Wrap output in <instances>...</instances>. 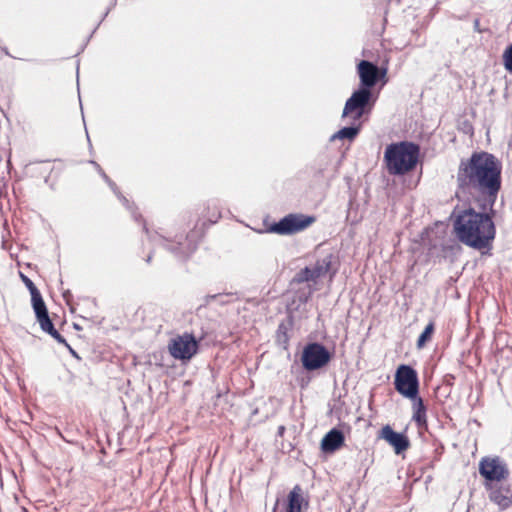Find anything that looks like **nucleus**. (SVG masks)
<instances>
[{
  "mask_svg": "<svg viewBox=\"0 0 512 512\" xmlns=\"http://www.w3.org/2000/svg\"><path fill=\"white\" fill-rule=\"evenodd\" d=\"M373 97L372 91L366 88L360 87L355 90L352 95L347 99L342 117H346L349 114L355 113L354 119H360L364 112L366 106L370 103Z\"/></svg>",
  "mask_w": 512,
  "mask_h": 512,
  "instance_id": "9",
  "label": "nucleus"
},
{
  "mask_svg": "<svg viewBox=\"0 0 512 512\" xmlns=\"http://www.w3.org/2000/svg\"><path fill=\"white\" fill-rule=\"evenodd\" d=\"M53 339H55L59 344H63L66 347H69L66 339L56 330H52L48 333Z\"/></svg>",
  "mask_w": 512,
  "mask_h": 512,
  "instance_id": "26",
  "label": "nucleus"
},
{
  "mask_svg": "<svg viewBox=\"0 0 512 512\" xmlns=\"http://www.w3.org/2000/svg\"><path fill=\"white\" fill-rule=\"evenodd\" d=\"M168 349L175 359L189 360L197 352L198 344L192 334L185 333L172 339Z\"/></svg>",
  "mask_w": 512,
  "mask_h": 512,
  "instance_id": "10",
  "label": "nucleus"
},
{
  "mask_svg": "<svg viewBox=\"0 0 512 512\" xmlns=\"http://www.w3.org/2000/svg\"><path fill=\"white\" fill-rule=\"evenodd\" d=\"M31 294V302L34 312L41 311L47 309L46 304L42 298V295L37 287L29 290Z\"/></svg>",
  "mask_w": 512,
  "mask_h": 512,
  "instance_id": "21",
  "label": "nucleus"
},
{
  "mask_svg": "<svg viewBox=\"0 0 512 512\" xmlns=\"http://www.w3.org/2000/svg\"><path fill=\"white\" fill-rule=\"evenodd\" d=\"M70 296V291H66L63 293V297L68 301V297Z\"/></svg>",
  "mask_w": 512,
  "mask_h": 512,
  "instance_id": "29",
  "label": "nucleus"
},
{
  "mask_svg": "<svg viewBox=\"0 0 512 512\" xmlns=\"http://www.w3.org/2000/svg\"><path fill=\"white\" fill-rule=\"evenodd\" d=\"M283 431H284V427H283V426H281V427L279 428V433H282Z\"/></svg>",
  "mask_w": 512,
  "mask_h": 512,
  "instance_id": "33",
  "label": "nucleus"
},
{
  "mask_svg": "<svg viewBox=\"0 0 512 512\" xmlns=\"http://www.w3.org/2000/svg\"><path fill=\"white\" fill-rule=\"evenodd\" d=\"M434 331V323L430 322L425 329L420 334L418 340H417V346L419 348L423 347L425 343L430 339L432 333Z\"/></svg>",
  "mask_w": 512,
  "mask_h": 512,
  "instance_id": "23",
  "label": "nucleus"
},
{
  "mask_svg": "<svg viewBox=\"0 0 512 512\" xmlns=\"http://www.w3.org/2000/svg\"><path fill=\"white\" fill-rule=\"evenodd\" d=\"M67 348L70 350V352H71L74 356H76V352L71 348V346H70V345H69V347H67Z\"/></svg>",
  "mask_w": 512,
  "mask_h": 512,
  "instance_id": "30",
  "label": "nucleus"
},
{
  "mask_svg": "<svg viewBox=\"0 0 512 512\" xmlns=\"http://www.w3.org/2000/svg\"><path fill=\"white\" fill-rule=\"evenodd\" d=\"M151 259H152V255L150 254V255H148V257H147L146 262H147V263H150V262H151Z\"/></svg>",
  "mask_w": 512,
  "mask_h": 512,
  "instance_id": "31",
  "label": "nucleus"
},
{
  "mask_svg": "<svg viewBox=\"0 0 512 512\" xmlns=\"http://www.w3.org/2000/svg\"><path fill=\"white\" fill-rule=\"evenodd\" d=\"M479 24H480L479 19H475V20H474V29H475L476 31H480V29H479Z\"/></svg>",
  "mask_w": 512,
  "mask_h": 512,
  "instance_id": "28",
  "label": "nucleus"
},
{
  "mask_svg": "<svg viewBox=\"0 0 512 512\" xmlns=\"http://www.w3.org/2000/svg\"><path fill=\"white\" fill-rule=\"evenodd\" d=\"M91 163L95 166L100 176L104 179V181L109 185L111 190L114 192L116 197L122 202V204L131 212L132 217L135 219V221H139L141 219V215H138L136 213V210L134 209L133 205L130 204L129 200L120 192L115 182H113L108 175L103 171V169L100 167L98 163L95 161H91Z\"/></svg>",
  "mask_w": 512,
  "mask_h": 512,
  "instance_id": "13",
  "label": "nucleus"
},
{
  "mask_svg": "<svg viewBox=\"0 0 512 512\" xmlns=\"http://www.w3.org/2000/svg\"><path fill=\"white\" fill-rule=\"evenodd\" d=\"M344 434L341 430L333 428L323 437L321 449L323 452L331 453L339 449L344 444Z\"/></svg>",
  "mask_w": 512,
  "mask_h": 512,
  "instance_id": "16",
  "label": "nucleus"
},
{
  "mask_svg": "<svg viewBox=\"0 0 512 512\" xmlns=\"http://www.w3.org/2000/svg\"><path fill=\"white\" fill-rule=\"evenodd\" d=\"M304 504L307 505V502L302 495V489L299 485H295L288 494L285 512H302ZM277 505L278 501L273 507L272 512H277Z\"/></svg>",
  "mask_w": 512,
  "mask_h": 512,
  "instance_id": "15",
  "label": "nucleus"
},
{
  "mask_svg": "<svg viewBox=\"0 0 512 512\" xmlns=\"http://www.w3.org/2000/svg\"><path fill=\"white\" fill-rule=\"evenodd\" d=\"M502 165L491 153L474 152L469 159L461 160L457 174V195L481 196L493 212V206L501 189Z\"/></svg>",
  "mask_w": 512,
  "mask_h": 512,
  "instance_id": "1",
  "label": "nucleus"
},
{
  "mask_svg": "<svg viewBox=\"0 0 512 512\" xmlns=\"http://www.w3.org/2000/svg\"><path fill=\"white\" fill-rule=\"evenodd\" d=\"M419 154L420 147L413 142L391 143L384 153L386 168L391 175H404L415 168Z\"/></svg>",
  "mask_w": 512,
  "mask_h": 512,
  "instance_id": "3",
  "label": "nucleus"
},
{
  "mask_svg": "<svg viewBox=\"0 0 512 512\" xmlns=\"http://www.w3.org/2000/svg\"><path fill=\"white\" fill-rule=\"evenodd\" d=\"M315 217L301 213H290L278 222L272 223L263 232L278 235H293L308 228L315 222Z\"/></svg>",
  "mask_w": 512,
  "mask_h": 512,
  "instance_id": "5",
  "label": "nucleus"
},
{
  "mask_svg": "<svg viewBox=\"0 0 512 512\" xmlns=\"http://www.w3.org/2000/svg\"><path fill=\"white\" fill-rule=\"evenodd\" d=\"M380 437L394 448L396 454H400L408 449L410 442L406 435L394 431L390 425L381 429Z\"/></svg>",
  "mask_w": 512,
  "mask_h": 512,
  "instance_id": "12",
  "label": "nucleus"
},
{
  "mask_svg": "<svg viewBox=\"0 0 512 512\" xmlns=\"http://www.w3.org/2000/svg\"><path fill=\"white\" fill-rule=\"evenodd\" d=\"M331 360V353L321 343L307 344L302 352V366L307 371H314L326 366Z\"/></svg>",
  "mask_w": 512,
  "mask_h": 512,
  "instance_id": "6",
  "label": "nucleus"
},
{
  "mask_svg": "<svg viewBox=\"0 0 512 512\" xmlns=\"http://www.w3.org/2000/svg\"><path fill=\"white\" fill-rule=\"evenodd\" d=\"M490 499L501 509H506L512 505V490L509 487L489 485Z\"/></svg>",
  "mask_w": 512,
  "mask_h": 512,
  "instance_id": "14",
  "label": "nucleus"
},
{
  "mask_svg": "<svg viewBox=\"0 0 512 512\" xmlns=\"http://www.w3.org/2000/svg\"><path fill=\"white\" fill-rule=\"evenodd\" d=\"M143 230L148 234L153 245L167 249L180 261L187 260L197 249V242L193 233L186 236H177L176 239L172 240L158 233L149 234L145 224H143Z\"/></svg>",
  "mask_w": 512,
  "mask_h": 512,
  "instance_id": "4",
  "label": "nucleus"
},
{
  "mask_svg": "<svg viewBox=\"0 0 512 512\" xmlns=\"http://www.w3.org/2000/svg\"><path fill=\"white\" fill-rule=\"evenodd\" d=\"M503 59L505 69L512 73V44L504 52Z\"/></svg>",
  "mask_w": 512,
  "mask_h": 512,
  "instance_id": "24",
  "label": "nucleus"
},
{
  "mask_svg": "<svg viewBox=\"0 0 512 512\" xmlns=\"http://www.w3.org/2000/svg\"><path fill=\"white\" fill-rule=\"evenodd\" d=\"M357 68L360 78V87L369 90L377 84L380 76L386 74V69L380 72L379 67L368 60H361Z\"/></svg>",
  "mask_w": 512,
  "mask_h": 512,
  "instance_id": "11",
  "label": "nucleus"
},
{
  "mask_svg": "<svg viewBox=\"0 0 512 512\" xmlns=\"http://www.w3.org/2000/svg\"><path fill=\"white\" fill-rule=\"evenodd\" d=\"M19 276H20L22 282L25 284V286H26V288L28 290H31L34 287H36L35 284L33 283V281L27 275H25L24 273L20 272Z\"/></svg>",
  "mask_w": 512,
  "mask_h": 512,
  "instance_id": "27",
  "label": "nucleus"
},
{
  "mask_svg": "<svg viewBox=\"0 0 512 512\" xmlns=\"http://www.w3.org/2000/svg\"><path fill=\"white\" fill-rule=\"evenodd\" d=\"M494 211L477 212L474 208L454 211L453 230L457 239L467 247L490 249L496 236Z\"/></svg>",
  "mask_w": 512,
  "mask_h": 512,
  "instance_id": "2",
  "label": "nucleus"
},
{
  "mask_svg": "<svg viewBox=\"0 0 512 512\" xmlns=\"http://www.w3.org/2000/svg\"><path fill=\"white\" fill-rule=\"evenodd\" d=\"M293 281L295 283H304L309 281H316L314 274L310 267H305L301 269L296 275L294 276Z\"/></svg>",
  "mask_w": 512,
  "mask_h": 512,
  "instance_id": "22",
  "label": "nucleus"
},
{
  "mask_svg": "<svg viewBox=\"0 0 512 512\" xmlns=\"http://www.w3.org/2000/svg\"><path fill=\"white\" fill-rule=\"evenodd\" d=\"M332 260H333V255L328 254V255L324 256L323 258L318 259L315 262V264L312 267H310L316 280L320 277L325 276L327 273H329V271L331 269Z\"/></svg>",
  "mask_w": 512,
  "mask_h": 512,
  "instance_id": "18",
  "label": "nucleus"
},
{
  "mask_svg": "<svg viewBox=\"0 0 512 512\" xmlns=\"http://www.w3.org/2000/svg\"><path fill=\"white\" fill-rule=\"evenodd\" d=\"M35 316L43 332L48 334L55 329L47 309L35 312Z\"/></svg>",
  "mask_w": 512,
  "mask_h": 512,
  "instance_id": "20",
  "label": "nucleus"
},
{
  "mask_svg": "<svg viewBox=\"0 0 512 512\" xmlns=\"http://www.w3.org/2000/svg\"><path fill=\"white\" fill-rule=\"evenodd\" d=\"M359 132H360V126L343 127L330 137V141H335L336 139H340V140L348 139V140L352 141L357 137Z\"/></svg>",
  "mask_w": 512,
  "mask_h": 512,
  "instance_id": "19",
  "label": "nucleus"
},
{
  "mask_svg": "<svg viewBox=\"0 0 512 512\" xmlns=\"http://www.w3.org/2000/svg\"><path fill=\"white\" fill-rule=\"evenodd\" d=\"M277 339L279 342L287 343L288 335H287V327L284 323H281L277 329Z\"/></svg>",
  "mask_w": 512,
  "mask_h": 512,
  "instance_id": "25",
  "label": "nucleus"
},
{
  "mask_svg": "<svg viewBox=\"0 0 512 512\" xmlns=\"http://www.w3.org/2000/svg\"><path fill=\"white\" fill-rule=\"evenodd\" d=\"M479 473L485 478L489 486L508 478L509 469L499 457H485L480 461Z\"/></svg>",
  "mask_w": 512,
  "mask_h": 512,
  "instance_id": "8",
  "label": "nucleus"
},
{
  "mask_svg": "<svg viewBox=\"0 0 512 512\" xmlns=\"http://www.w3.org/2000/svg\"><path fill=\"white\" fill-rule=\"evenodd\" d=\"M218 296L219 295H216V294L215 295H210V296H208V299H216Z\"/></svg>",
  "mask_w": 512,
  "mask_h": 512,
  "instance_id": "32",
  "label": "nucleus"
},
{
  "mask_svg": "<svg viewBox=\"0 0 512 512\" xmlns=\"http://www.w3.org/2000/svg\"><path fill=\"white\" fill-rule=\"evenodd\" d=\"M412 400V408L413 415L412 419L417 423L418 426L426 425L427 416H426V407L421 397L416 394L415 398H410Z\"/></svg>",
  "mask_w": 512,
  "mask_h": 512,
  "instance_id": "17",
  "label": "nucleus"
},
{
  "mask_svg": "<svg viewBox=\"0 0 512 512\" xmlns=\"http://www.w3.org/2000/svg\"><path fill=\"white\" fill-rule=\"evenodd\" d=\"M395 389L406 398H415L419 390L416 371L409 365H400L395 374Z\"/></svg>",
  "mask_w": 512,
  "mask_h": 512,
  "instance_id": "7",
  "label": "nucleus"
}]
</instances>
